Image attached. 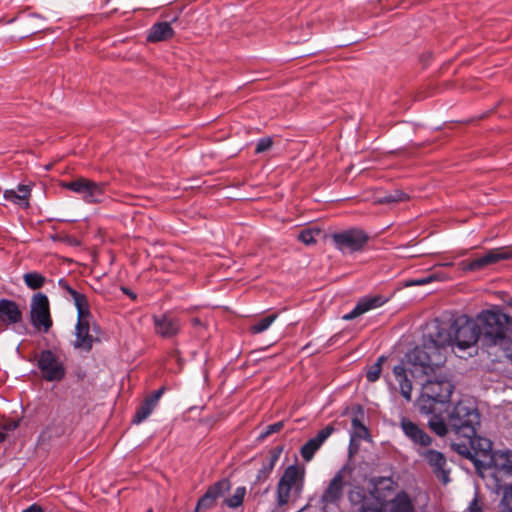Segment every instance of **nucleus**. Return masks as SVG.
<instances>
[{
	"mask_svg": "<svg viewBox=\"0 0 512 512\" xmlns=\"http://www.w3.org/2000/svg\"><path fill=\"white\" fill-rule=\"evenodd\" d=\"M480 333L476 318L461 315L453 321L449 329L437 326L435 333L429 335L422 348L410 355V359L419 364L430 356L434 365L442 366L446 361L447 347L458 350L472 348L480 340Z\"/></svg>",
	"mask_w": 512,
	"mask_h": 512,
	"instance_id": "nucleus-1",
	"label": "nucleus"
},
{
	"mask_svg": "<svg viewBox=\"0 0 512 512\" xmlns=\"http://www.w3.org/2000/svg\"><path fill=\"white\" fill-rule=\"evenodd\" d=\"M480 424V414L475 403L469 399L460 400L447 413V423L439 415H433L428 425L437 435L443 437L448 431L454 432L459 437H471Z\"/></svg>",
	"mask_w": 512,
	"mask_h": 512,
	"instance_id": "nucleus-2",
	"label": "nucleus"
},
{
	"mask_svg": "<svg viewBox=\"0 0 512 512\" xmlns=\"http://www.w3.org/2000/svg\"><path fill=\"white\" fill-rule=\"evenodd\" d=\"M475 318L483 344L499 347L512 361V319L499 308L483 310Z\"/></svg>",
	"mask_w": 512,
	"mask_h": 512,
	"instance_id": "nucleus-3",
	"label": "nucleus"
},
{
	"mask_svg": "<svg viewBox=\"0 0 512 512\" xmlns=\"http://www.w3.org/2000/svg\"><path fill=\"white\" fill-rule=\"evenodd\" d=\"M418 348L419 347H416L410 351L406 355L405 361L393 368V374L399 385L400 393L407 401L411 400L412 393V383L408 374L414 378H418L423 375L429 376L431 373L435 374L436 369L441 367L434 365L430 356L428 359L420 361L419 364L411 361L410 355H412Z\"/></svg>",
	"mask_w": 512,
	"mask_h": 512,
	"instance_id": "nucleus-4",
	"label": "nucleus"
},
{
	"mask_svg": "<svg viewBox=\"0 0 512 512\" xmlns=\"http://www.w3.org/2000/svg\"><path fill=\"white\" fill-rule=\"evenodd\" d=\"M453 385L443 376L437 375L435 379H428L423 385L418 407L422 413L430 414L435 411L436 404L446 403L453 392Z\"/></svg>",
	"mask_w": 512,
	"mask_h": 512,
	"instance_id": "nucleus-5",
	"label": "nucleus"
},
{
	"mask_svg": "<svg viewBox=\"0 0 512 512\" xmlns=\"http://www.w3.org/2000/svg\"><path fill=\"white\" fill-rule=\"evenodd\" d=\"M305 469L299 465H290L285 470L277 485V502L280 506L295 502L304 487Z\"/></svg>",
	"mask_w": 512,
	"mask_h": 512,
	"instance_id": "nucleus-6",
	"label": "nucleus"
},
{
	"mask_svg": "<svg viewBox=\"0 0 512 512\" xmlns=\"http://www.w3.org/2000/svg\"><path fill=\"white\" fill-rule=\"evenodd\" d=\"M395 482L389 477H380L374 480V490L371 492V497H363L359 512H386L385 504L381 492L384 490H394ZM350 501L355 502L356 499H361L360 491L351 492L349 495Z\"/></svg>",
	"mask_w": 512,
	"mask_h": 512,
	"instance_id": "nucleus-7",
	"label": "nucleus"
},
{
	"mask_svg": "<svg viewBox=\"0 0 512 512\" xmlns=\"http://www.w3.org/2000/svg\"><path fill=\"white\" fill-rule=\"evenodd\" d=\"M36 363L42 378L48 382H59L66 375L63 360L52 350H43L36 355Z\"/></svg>",
	"mask_w": 512,
	"mask_h": 512,
	"instance_id": "nucleus-8",
	"label": "nucleus"
},
{
	"mask_svg": "<svg viewBox=\"0 0 512 512\" xmlns=\"http://www.w3.org/2000/svg\"><path fill=\"white\" fill-rule=\"evenodd\" d=\"M62 186L76 194H79L82 200L86 203H99L104 199L105 185L84 177L63 183Z\"/></svg>",
	"mask_w": 512,
	"mask_h": 512,
	"instance_id": "nucleus-9",
	"label": "nucleus"
},
{
	"mask_svg": "<svg viewBox=\"0 0 512 512\" xmlns=\"http://www.w3.org/2000/svg\"><path fill=\"white\" fill-rule=\"evenodd\" d=\"M30 318L33 326L40 332L47 333L52 327L49 300L45 294L37 293L32 297Z\"/></svg>",
	"mask_w": 512,
	"mask_h": 512,
	"instance_id": "nucleus-10",
	"label": "nucleus"
},
{
	"mask_svg": "<svg viewBox=\"0 0 512 512\" xmlns=\"http://www.w3.org/2000/svg\"><path fill=\"white\" fill-rule=\"evenodd\" d=\"M78 319L75 327V341L73 342L74 348L89 351L93 345V335L91 329L96 330L93 325L92 315L89 308L77 311Z\"/></svg>",
	"mask_w": 512,
	"mask_h": 512,
	"instance_id": "nucleus-11",
	"label": "nucleus"
},
{
	"mask_svg": "<svg viewBox=\"0 0 512 512\" xmlns=\"http://www.w3.org/2000/svg\"><path fill=\"white\" fill-rule=\"evenodd\" d=\"M334 245L342 253H353L361 250L368 240V236L359 229H349L332 235Z\"/></svg>",
	"mask_w": 512,
	"mask_h": 512,
	"instance_id": "nucleus-12",
	"label": "nucleus"
},
{
	"mask_svg": "<svg viewBox=\"0 0 512 512\" xmlns=\"http://www.w3.org/2000/svg\"><path fill=\"white\" fill-rule=\"evenodd\" d=\"M467 439L470 450L466 447L464 449H458L459 453L465 454L467 452L468 456L472 458L478 468L483 467L482 461H489L490 456H492V442L485 438L476 436L464 437Z\"/></svg>",
	"mask_w": 512,
	"mask_h": 512,
	"instance_id": "nucleus-13",
	"label": "nucleus"
},
{
	"mask_svg": "<svg viewBox=\"0 0 512 512\" xmlns=\"http://www.w3.org/2000/svg\"><path fill=\"white\" fill-rule=\"evenodd\" d=\"M512 253L505 248L491 249L483 256L476 258L472 261H462L459 267L462 271H477L485 268L488 265L497 263L501 260L509 259Z\"/></svg>",
	"mask_w": 512,
	"mask_h": 512,
	"instance_id": "nucleus-14",
	"label": "nucleus"
},
{
	"mask_svg": "<svg viewBox=\"0 0 512 512\" xmlns=\"http://www.w3.org/2000/svg\"><path fill=\"white\" fill-rule=\"evenodd\" d=\"M231 488L230 481L227 479H221L211 485L205 494L198 500L194 512H204L213 508L217 500L223 497L224 494Z\"/></svg>",
	"mask_w": 512,
	"mask_h": 512,
	"instance_id": "nucleus-15",
	"label": "nucleus"
},
{
	"mask_svg": "<svg viewBox=\"0 0 512 512\" xmlns=\"http://www.w3.org/2000/svg\"><path fill=\"white\" fill-rule=\"evenodd\" d=\"M349 469L346 467H343L340 469L335 476L332 478L330 483L328 484L326 490L324 491L322 495V502L324 504V509L329 504H337L338 501L342 497L343 488L346 484V479L349 476Z\"/></svg>",
	"mask_w": 512,
	"mask_h": 512,
	"instance_id": "nucleus-16",
	"label": "nucleus"
},
{
	"mask_svg": "<svg viewBox=\"0 0 512 512\" xmlns=\"http://www.w3.org/2000/svg\"><path fill=\"white\" fill-rule=\"evenodd\" d=\"M419 455L428 463L434 474L443 482V484L449 483L450 471L447 469L446 458L441 452L433 449H427L419 452Z\"/></svg>",
	"mask_w": 512,
	"mask_h": 512,
	"instance_id": "nucleus-17",
	"label": "nucleus"
},
{
	"mask_svg": "<svg viewBox=\"0 0 512 512\" xmlns=\"http://www.w3.org/2000/svg\"><path fill=\"white\" fill-rule=\"evenodd\" d=\"M388 301V298L382 295H373V296H365L361 298L353 310L345 315H343V320H352L357 318L373 309L381 307Z\"/></svg>",
	"mask_w": 512,
	"mask_h": 512,
	"instance_id": "nucleus-18",
	"label": "nucleus"
},
{
	"mask_svg": "<svg viewBox=\"0 0 512 512\" xmlns=\"http://www.w3.org/2000/svg\"><path fill=\"white\" fill-rule=\"evenodd\" d=\"M153 323L156 334L163 338L174 337L181 328L179 319L169 314L153 316Z\"/></svg>",
	"mask_w": 512,
	"mask_h": 512,
	"instance_id": "nucleus-19",
	"label": "nucleus"
},
{
	"mask_svg": "<svg viewBox=\"0 0 512 512\" xmlns=\"http://www.w3.org/2000/svg\"><path fill=\"white\" fill-rule=\"evenodd\" d=\"M483 468H494L497 472L512 475V452L500 450L493 452L489 461H482Z\"/></svg>",
	"mask_w": 512,
	"mask_h": 512,
	"instance_id": "nucleus-20",
	"label": "nucleus"
},
{
	"mask_svg": "<svg viewBox=\"0 0 512 512\" xmlns=\"http://www.w3.org/2000/svg\"><path fill=\"white\" fill-rule=\"evenodd\" d=\"M404 434L414 444L427 447L431 445L432 438L421 428H419L414 422L409 419L403 418L400 424Z\"/></svg>",
	"mask_w": 512,
	"mask_h": 512,
	"instance_id": "nucleus-21",
	"label": "nucleus"
},
{
	"mask_svg": "<svg viewBox=\"0 0 512 512\" xmlns=\"http://www.w3.org/2000/svg\"><path fill=\"white\" fill-rule=\"evenodd\" d=\"M22 313L17 303L7 299L0 300V325L10 326L20 322Z\"/></svg>",
	"mask_w": 512,
	"mask_h": 512,
	"instance_id": "nucleus-22",
	"label": "nucleus"
},
{
	"mask_svg": "<svg viewBox=\"0 0 512 512\" xmlns=\"http://www.w3.org/2000/svg\"><path fill=\"white\" fill-rule=\"evenodd\" d=\"M386 512H416L415 506L405 492H399L386 505Z\"/></svg>",
	"mask_w": 512,
	"mask_h": 512,
	"instance_id": "nucleus-23",
	"label": "nucleus"
},
{
	"mask_svg": "<svg viewBox=\"0 0 512 512\" xmlns=\"http://www.w3.org/2000/svg\"><path fill=\"white\" fill-rule=\"evenodd\" d=\"M282 450V447H276L269 452V455L263 461L262 467L257 474V481L263 482L269 477L280 458Z\"/></svg>",
	"mask_w": 512,
	"mask_h": 512,
	"instance_id": "nucleus-24",
	"label": "nucleus"
},
{
	"mask_svg": "<svg viewBox=\"0 0 512 512\" xmlns=\"http://www.w3.org/2000/svg\"><path fill=\"white\" fill-rule=\"evenodd\" d=\"M174 34L171 25L168 22H159L154 24L147 35L149 42H160L170 39Z\"/></svg>",
	"mask_w": 512,
	"mask_h": 512,
	"instance_id": "nucleus-25",
	"label": "nucleus"
},
{
	"mask_svg": "<svg viewBox=\"0 0 512 512\" xmlns=\"http://www.w3.org/2000/svg\"><path fill=\"white\" fill-rule=\"evenodd\" d=\"M29 195V188L25 185H19L17 187V190H5L3 196L4 199H6L7 201L13 202L20 206L27 207Z\"/></svg>",
	"mask_w": 512,
	"mask_h": 512,
	"instance_id": "nucleus-26",
	"label": "nucleus"
},
{
	"mask_svg": "<svg viewBox=\"0 0 512 512\" xmlns=\"http://www.w3.org/2000/svg\"><path fill=\"white\" fill-rule=\"evenodd\" d=\"M58 286L73 299L77 311L89 308L86 296L78 293L66 280L60 279L58 281Z\"/></svg>",
	"mask_w": 512,
	"mask_h": 512,
	"instance_id": "nucleus-27",
	"label": "nucleus"
},
{
	"mask_svg": "<svg viewBox=\"0 0 512 512\" xmlns=\"http://www.w3.org/2000/svg\"><path fill=\"white\" fill-rule=\"evenodd\" d=\"M156 406L157 405L155 403L146 398L136 411L133 422L139 424L142 421H144L146 418L150 416V414L153 412Z\"/></svg>",
	"mask_w": 512,
	"mask_h": 512,
	"instance_id": "nucleus-28",
	"label": "nucleus"
},
{
	"mask_svg": "<svg viewBox=\"0 0 512 512\" xmlns=\"http://www.w3.org/2000/svg\"><path fill=\"white\" fill-rule=\"evenodd\" d=\"M367 436V428L361 423L358 417H354L351 422V443L366 439Z\"/></svg>",
	"mask_w": 512,
	"mask_h": 512,
	"instance_id": "nucleus-29",
	"label": "nucleus"
},
{
	"mask_svg": "<svg viewBox=\"0 0 512 512\" xmlns=\"http://www.w3.org/2000/svg\"><path fill=\"white\" fill-rule=\"evenodd\" d=\"M24 283L31 289H39L45 283V277L38 272H29L23 276Z\"/></svg>",
	"mask_w": 512,
	"mask_h": 512,
	"instance_id": "nucleus-30",
	"label": "nucleus"
},
{
	"mask_svg": "<svg viewBox=\"0 0 512 512\" xmlns=\"http://www.w3.org/2000/svg\"><path fill=\"white\" fill-rule=\"evenodd\" d=\"M277 314L268 315L250 326L253 334H259L266 331L276 320Z\"/></svg>",
	"mask_w": 512,
	"mask_h": 512,
	"instance_id": "nucleus-31",
	"label": "nucleus"
},
{
	"mask_svg": "<svg viewBox=\"0 0 512 512\" xmlns=\"http://www.w3.org/2000/svg\"><path fill=\"white\" fill-rule=\"evenodd\" d=\"M499 512H512V484L503 488V495L499 503Z\"/></svg>",
	"mask_w": 512,
	"mask_h": 512,
	"instance_id": "nucleus-32",
	"label": "nucleus"
},
{
	"mask_svg": "<svg viewBox=\"0 0 512 512\" xmlns=\"http://www.w3.org/2000/svg\"><path fill=\"white\" fill-rule=\"evenodd\" d=\"M407 199V195L399 190H395L393 192L387 193L384 196L376 197L374 202L378 204H385V203H393V202H400Z\"/></svg>",
	"mask_w": 512,
	"mask_h": 512,
	"instance_id": "nucleus-33",
	"label": "nucleus"
},
{
	"mask_svg": "<svg viewBox=\"0 0 512 512\" xmlns=\"http://www.w3.org/2000/svg\"><path fill=\"white\" fill-rule=\"evenodd\" d=\"M245 494H246L245 487H243V486L237 487L235 489L233 495L226 498L224 500V503L230 508L239 507L244 500Z\"/></svg>",
	"mask_w": 512,
	"mask_h": 512,
	"instance_id": "nucleus-34",
	"label": "nucleus"
},
{
	"mask_svg": "<svg viewBox=\"0 0 512 512\" xmlns=\"http://www.w3.org/2000/svg\"><path fill=\"white\" fill-rule=\"evenodd\" d=\"M321 447V444L315 439H310L303 447L301 448V455L304 460L310 461L315 452Z\"/></svg>",
	"mask_w": 512,
	"mask_h": 512,
	"instance_id": "nucleus-35",
	"label": "nucleus"
},
{
	"mask_svg": "<svg viewBox=\"0 0 512 512\" xmlns=\"http://www.w3.org/2000/svg\"><path fill=\"white\" fill-rule=\"evenodd\" d=\"M319 229H306L300 232L298 239L305 245H311L316 242V237L320 236Z\"/></svg>",
	"mask_w": 512,
	"mask_h": 512,
	"instance_id": "nucleus-36",
	"label": "nucleus"
},
{
	"mask_svg": "<svg viewBox=\"0 0 512 512\" xmlns=\"http://www.w3.org/2000/svg\"><path fill=\"white\" fill-rule=\"evenodd\" d=\"M383 358H379V360L374 364L372 365L369 370L367 371L366 373V377H367V380L369 382H375L376 380L379 379L380 377V373H381V362H382Z\"/></svg>",
	"mask_w": 512,
	"mask_h": 512,
	"instance_id": "nucleus-37",
	"label": "nucleus"
},
{
	"mask_svg": "<svg viewBox=\"0 0 512 512\" xmlns=\"http://www.w3.org/2000/svg\"><path fill=\"white\" fill-rule=\"evenodd\" d=\"M434 278L435 277L433 275H430L428 277H421V278H416V279L408 280V281L405 282V286L406 287H411V286L426 285V284L431 283L434 280Z\"/></svg>",
	"mask_w": 512,
	"mask_h": 512,
	"instance_id": "nucleus-38",
	"label": "nucleus"
},
{
	"mask_svg": "<svg viewBox=\"0 0 512 512\" xmlns=\"http://www.w3.org/2000/svg\"><path fill=\"white\" fill-rule=\"evenodd\" d=\"M333 431V426L328 425L322 430H320L314 438L322 445L325 442V440L333 433Z\"/></svg>",
	"mask_w": 512,
	"mask_h": 512,
	"instance_id": "nucleus-39",
	"label": "nucleus"
},
{
	"mask_svg": "<svg viewBox=\"0 0 512 512\" xmlns=\"http://www.w3.org/2000/svg\"><path fill=\"white\" fill-rule=\"evenodd\" d=\"M272 146V139L269 137L261 138L259 139L255 152L256 153H262L267 151Z\"/></svg>",
	"mask_w": 512,
	"mask_h": 512,
	"instance_id": "nucleus-40",
	"label": "nucleus"
},
{
	"mask_svg": "<svg viewBox=\"0 0 512 512\" xmlns=\"http://www.w3.org/2000/svg\"><path fill=\"white\" fill-rule=\"evenodd\" d=\"M465 512H483V505L479 502L477 495L472 499Z\"/></svg>",
	"mask_w": 512,
	"mask_h": 512,
	"instance_id": "nucleus-41",
	"label": "nucleus"
},
{
	"mask_svg": "<svg viewBox=\"0 0 512 512\" xmlns=\"http://www.w3.org/2000/svg\"><path fill=\"white\" fill-rule=\"evenodd\" d=\"M283 427V422H277L266 427L265 432L261 433V437H267L272 433L280 431Z\"/></svg>",
	"mask_w": 512,
	"mask_h": 512,
	"instance_id": "nucleus-42",
	"label": "nucleus"
},
{
	"mask_svg": "<svg viewBox=\"0 0 512 512\" xmlns=\"http://www.w3.org/2000/svg\"><path fill=\"white\" fill-rule=\"evenodd\" d=\"M162 394H163V389H159L147 398L157 405Z\"/></svg>",
	"mask_w": 512,
	"mask_h": 512,
	"instance_id": "nucleus-43",
	"label": "nucleus"
},
{
	"mask_svg": "<svg viewBox=\"0 0 512 512\" xmlns=\"http://www.w3.org/2000/svg\"><path fill=\"white\" fill-rule=\"evenodd\" d=\"M23 512H43L41 507L37 505H32L29 508L25 509Z\"/></svg>",
	"mask_w": 512,
	"mask_h": 512,
	"instance_id": "nucleus-44",
	"label": "nucleus"
},
{
	"mask_svg": "<svg viewBox=\"0 0 512 512\" xmlns=\"http://www.w3.org/2000/svg\"><path fill=\"white\" fill-rule=\"evenodd\" d=\"M46 434H47V430H44V431L41 433L40 438H41V439H43V440H44V439H46V438H47V435H46Z\"/></svg>",
	"mask_w": 512,
	"mask_h": 512,
	"instance_id": "nucleus-45",
	"label": "nucleus"
},
{
	"mask_svg": "<svg viewBox=\"0 0 512 512\" xmlns=\"http://www.w3.org/2000/svg\"><path fill=\"white\" fill-rule=\"evenodd\" d=\"M193 324L194 325H199L200 324V320L198 318L193 319Z\"/></svg>",
	"mask_w": 512,
	"mask_h": 512,
	"instance_id": "nucleus-46",
	"label": "nucleus"
},
{
	"mask_svg": "<svg viewBox=\"0 0 512 512\" xmlns=\"http://www.w3.org/2000/svg\"><path fill=\"white\" fill-rule=\"evenodd\" d=\"M4 439H5V435L2 432H0V442L4 441Z\"/></svg>",
	"mask_w": 512,
	"mask_h": 512,
	"instance_id": "nucleus-47",
	"label": "nucleus"
},
{
	"mask_svg": "<svg viewBox=\"0 0 512 512\" xmlns=\"http://www.w3.org/2000/svg\"><path fill=\"white\" fill-rule=\"evenodd\" d=\"M452 263H449V262H446L445 264H443V266H451Z\"/></svg>",
	"mask_w": 512,
	"mask_h": 512,
	"instance_id": "nucleus-48",
	"label": "nucleus"
},
{
	"mask_svg": "<svg viewBox=\"0 0 512 512\" xmlns=\"http://www.w3.org/2000/svg\"><path fill=\"white\" fill-rule=\"evenodd\" d=\"M125 292H126L129 296L134 297V295H133L132 293H129V292H127L126 290H125Z\"/></svg>",
	"mask_w": 512,
	"mask_h": 512,
	"instance_id": "nucleus-49",
	"label": "nucleus"
},
{
	"mask_svg": "<svg viewBox=\"0 0 512 512\" xmlns=\"http://www.w3.org/2000/svg\"><path fill=\"white\" fill-rule=\"evenodd\" d=\"M16 427H17V423H14V424L12 425V428H16Z\"/></svg>",
	"mask_w": 512,
	"mask_h": 512,
	"instance_id": "nucleus-50",
	"label": "nucleus"
},
{
	"mask_svg": "<svg viewBox=\"0 0 512 512\" xmlns=\"http://www.w3.org/2000/svg\"><path fill=\"white\" fill-rule=\"evenodd\" d=\"M148 512H152V511H148Z\"/></svg>",
	"mask_w": 512,
	"mask_h": 512,
	"instance_id": "nucleus-51",
	"label": "nucleus"
}]
</instances>
